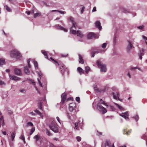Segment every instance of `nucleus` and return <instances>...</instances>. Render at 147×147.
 <instances>
[{"label":"nucleus","instance_id":"nucleus-1","mask_svg":"<svg viewBox=\"0 0 147 147\" xmlns=\"http://www.w3.org/2000/svg\"><path fill=\"white\" fill-rule=\"evenodd\" d=\"M47 125L49 126L50 128L55 133L58 132V126L53 118H51L47 120Z\"/></svg>","mask_w":147,"mask_h":147},{"label":"nucleus","instance_id":"nucleus-2","mask_svg":"<svg viewBox=\"0 0 147 147\" xmlns=\"http://www.w3.org/2000/svg\"><path fill=\"white\" fill-rule=\"evenodd\" d=\"M96 64L98 67L100 69L101 71L105 72L106 71V65L103 63L102 59H100L97 60L96 61Z\"/></svg>","mask_w":147,"mask_h":147},{"label":"nucleus","instance_id":"nucleus-3","mask_svg":"<svg viewBox=\"0 0 147 147\" xmlns=\"http://www.w3.org/2000/svg\"><path fill=\"white\" fill-rule=\"evenodd\" d=\"M10 56L12 58H16L20 59L22 56L18 51L16 50H12L10 53Z\"/></svg>","mask_w":147,"mask_h":147},{"label":"nucleus","instance_id":"nucleus-4","mask_svg":"<svg viewBox=\"0 0 147 147\" xmlns=\"http://www.w3.org/2000/svg\"><path fill=\"white\" fill-rule=\"evenodd\" d=\"M70 31L71 33L74 35H77L80 38H82L84 36V35L80 30H78L77 31L73 29H70Z\"/></svg>","mask_w":147,"mask_h":147},{"label":"nucleus","instance_id":"nucleus-5","mask_svg":"<svg viewBox=\"0 0 147 147\" xmlns=\"http://www.w3.org/2000/svg\"><path fill=\"white\" fill-rule=\"evenodd\" d=\"M97 109L102 114L107 112V111L105 108L102 106L100 102H98L97 105Z\"/></svg>","mask_w":147,"mask_h":147},{"label":"nucleus","instance_id":"nucleus-6","mask_svg":"<svg viewBox=\"0 0 147 147\" xmlns=\"http://www.w3.org/2000/svg\"><path fill=\"white\" fill-rule=\"evenodd\" d=\"M34 139L35 140V142L38 145H39L41 144L42 138L38 134L34 136Z\"/></svg>","mask_w":147,"mask_h":147},{"label":"nucleus","instance_id":"nucleus-7","mask_svg":"<svg viewBox=\"0 0 147 147\" xmlns=\"http://www.w3.org/2000/svg\"><path fill=\"white\" fill-rule=\"evenodd\" d=\"M99 36L98 35L92 32L89 33L87 35V38L88 39H91L93 38H97Z\"/></svg>","mask_w":147,"mask_h":147},{"label":"nucleus","instance_id":"nucleus-8","mask_svg":"<svg viewBox=\"0 0 147 147\" xmlns=\"http://www.w3.org/2000/svg\"><path fill=\"white\" fill-rule=\"evenodd\" d=\"M119 115L123 117L125 120L127 121L129 120V119L128 117L129 116V113L128 112L126 111L125 113H122L121 114H120Z\"/></svg>","mask_w":147,"mask_h":147},{"label":"nucleus","instance_id":"nucleus-9","mask_svg":"<svg viewBox=\"0 0 147 147\" xmlns=\"http://www.w3.org/2000/svg\"><path fill=\"white\" fill-rule=\"evenodd\" d=\"M127 42L128 43V44L127 47L126 51L127 52L129 53L130 51V50L133 47L131 42L129 40H127Z\"/></svg>","mask_w":147,"mask_h":147},{"label":"nucleus","instance_id":"nucleus-10","mask_svg":"<svg viewBox=\"0 0 147 147\" xmlns=\"http://www.w3.org/2000/svg\"><path fill=\"white\" fill-rule=\"evenodd\" d=\"M69 21H71L72 23V26L71 28L70 29H73V28L76 29L77 27L76 23L74 21V18L71 17H69Z\"/></svg>","mask_w":147,"mask_h":147},{"label":"nucleus","instance_id":"nucleus-11","mask_svg":"<svg viewBox=\"0 0 147 147\" xmlns=\"http://www.w3.org/2000/svg\"><path fill=\"white\" fill-rule=\"evenodd\" d=\"M37 73L38 74V76L40 77V78H38L37 80L40 86L42 87V83L41 82L40 80L42 78V73L40 71H37Z\"/></svg>","mask_w":147,"mask_h":147},{"label":"nucleus","instance_id":"nucleus-12","mask_svg":"<svg viewBox=\"0 0 147 147\" xmlns=\"http://www.w3.org/2000/svg\"><path fill=\"white\" fill-rule=\"evenodd\" d=\"M14 72L15 74L17 75L21 76L22 75L21 70L20 69L17 68H15Z\"/></svg>","mask_w":147,"mask_h":147},{"label":"nucleus","instance_id":"nucleus-13","mask_svg":"<svg viewBox=\"0 0 147 147\" xmlns=\"http://www.w3.org/2000/svg\"><path fill=\"white\" fill-rule=\"evenodd\" d=\"M9 77L11 80L14 81H19L21 79L20 78L12 75H9Z\"/></svg>","mask_w":147,"mask_h":147},{"label":"nucleus","instance_id":"nucleus-14","mask_svg":"<svg viewBox=\"0 0 147 147\" xmlns=\"http://www.w3.org/2000/svg\"><path fill=\"white\" fill-rule=\"evenodd\" d=\"M54 27L57 30H63L65 32H67V30L64 28L63 27L59 26V24L55 25Z\"/></svg>","mask_w":147,"mask_h":147},{"label":"nucleus","instance_id":"nucleus-15","mask_svg":"<svg viewBox=\"0 0 147 147\" xmlns=\"http://www.w3.org/2000/svg\"><path fill=\"white\" fill-rule=\"evenodd\" d=\"M76 104L75 103H72L69 104V109L70 111H73L76 107Z\"/></svg>","mask_w":147,"mask_h":147},{"label":"nucleus","instance_id":"nucleus-16","mask_svg":"<svg viewBox=\"0 0 147 147\" xmlns=\"http://www.w3.org/2000/svg\"><path fill=\"white\" fill-rule=\"evenodd\" d=\"M60 69L62 75H63L64 72L67 70V68L65 67L64 65L63 64L60 65Z\"/></svg>","mask_w":147,"mask_h":147},{"label":"nucleus","instance_id":"nucleus-17","mask_svg":"<svg viewBox=\"0 0 147 147\" xmlns=\"http://www.w3.org/2000/svg\"><path fill=\"white\" fill-rule=\"evenodd\" d=\"M112 94L114 99L117 100V98H119V94L118 91H116L115 92H113Z\"/></svg>","mask_w":147,"mask_h":147},{"label":"nucleus","instance_id":"nucleus-18","mask_svg":"<svg viewBox=\"0 0 147 147\" xmlns=\"http://www.w3.org/2000/svg\"><path fill=\"white\" fill-rule=\"evenodd\" d=\"M95 26L96 28H98L99 30L102 29V26H101V23L99 21H96L95 22Z\"/></svg>","mask_w":147,"mask_h":147},{"label":"nucleus","instance_id":"nucleus-19","mask_svg":"<svg viewBox=\"0 0 147 147\" xmlns=\"http://www.w3.org/2000/svg\"><path fill=\"white\" fill-rule=\"evenodd\" d=\"M61 101L62 102V103L63 104L64 102L66 100V94L65 93H64L62 94L61 96Z\"/></svg>","mask_w":147,"mask_h":147},{"label":"nucleus","instance_id":"nucleus-20","mask_svg":"<svg viewBox=\"0 0 147 147\" xmlns=\"http://www.w3.org/2000/svg\"><path fill=\"white\" fill-rule=\"evenodd\" d=\"M24 71L25 74L27 75H30V71L28 68L27 66H25L24 67Z\"/></svg>","mask_w":147,"mask_h":147},{"label":"nucleus","instance_id":"nucleus-21","mask_svg":"<svg viewBox=\"0 0 147 147\" xmlns=\"http://www.w3.org/2000/svg\"><path fill=\"white\" fill-rule=\"evenodd\" d=\"M144 50L142 49L141 51H140V53L139 54V56L140 59H142V56L144 55Z\"/></svg>","mask_w":147,"mask_h":147},{"label":"nucleus","instance_id":"nucleus-22","mask_svg":"<svg viewBox=\"0 0 147 147\" xmlns=\"http://www.w3.org/2000/svg\"><path fill=\"white\" fill-rule=\"evenodd\" d=\"M77 71L80 75L84 73V71L80 67H79L77 68Z\"/></svg>","mask_w":147,"mask_h":147},{"label":"nucleus","instance_id":"nucleus-23","mask_svg":"<svg viewBox=\"0 0 147 147\" xmlns=\"http://www.w3.org/2000/svg\"><path fill=\"white\" fill-rule=\"evenodd\" d=\"M79 59V62L81 63H84V62L83 60L82 59V56L80 54H78Z\"/></svg>","mask_w":147,"mask_h":147},{"label":"nucleus","instance_id":"nucleus-24","mask_svg":"<svg viewBox=\"0 0 147 147\" xmlns=\"http://www.w3.org/2000/svg\"><path fill=\"white\" fill-rule=\"evenodd\" d=\"M106 49H100L98 51H96L94 52L95 53V54H97L98 53H104L106 51Z\"/></svg>","mask_w":147,"mask_h":147},{"label":"nucleus","instance_id":"nucleus-25","mask_svg":"<svg viewBox=\"0 0 147 147\" xmlns=\"http://www.w3.org/2000/svg\"><path fill=\"white\" fill-rule=\"evenodd\" d=\"M105 147H111L110 142L109 141H106L105 143Z\"/></svg>","mask_w":147,"mask_h":147},{"label":"nucleus","instance_id":"nucleus-26","mask_svg":"<svg viewBox=\"0 0 147 147\" xmlns=\"http://www.w3.org/2000/svg\"><path fill=\"white\" fill-rule=\"evenodd\" d=\"M0 122L1 124L3 126L4 125L3 117V116H2L0 118Z\"/></svg>","mask_w":147,"mask_h":147},{"label":"nucleus","instance_id":"nucleus-27","mask_svg":"<svg viewBox=\"0 0 147 147\" xmlns=\"http://www.w3.org/2000/svg\"><path fill=\"white\" fill-rule=\"evenodd\" d=\"M5 60L4 59H0V66H1L5 64Z\"/></svg>","mask_w":147,"mask_h":147},{"label":"nucleus","instance_id":"nucleus-28","mask_svg":"<svg viewBox=\"0 0 147 147\" xmlns=\"http://www.w3.org/2000/svg\"><path fill=\"white\" fill-rule=\"evenodd\" d=\"M16 135V133L15 132H13L11 134V138L12 140L13 141L14 140L15 137Z\"/></svg>","mask_w":147,"mask_h":147},{"label":"nucleus","instance_id":"nucleus-29","mask_svg":"<svg viewBox=\"0 0 147 147\" xmlns=\"http://www.w3.org/2000/svg\"><path fill=\"white\" fill-rule=\"evenodd\" d=\"M107 43L106 42L103 43L101 46V47L103 49H105L106 47H107Z\"/></svg>","mask_w":147,"mask_h":147},{"label":"nucleus","instance_id":"nucleus-30","mask_svg":"<svg viewBox=\"0 0 147 147\" xmlns=\"http://www.w3.org/2000/svg\"><path fill=\"white\" fill-rule=\"evenodd\" d=\"M85 72L87 74H88L89 71H90V68L88 66L86 67H85Z\"/></svg>","mask_w":147,"mask_h":147},{"label":"nucleus","instance_id":"nucleus-31","mask_svg":"<svg viewBox=\"0 0 147 147\" xmlns=\"http://www.w3.org/2000/svg\"><path fill=\"white\" fill-rule=\"evenodd\" d=\"M94 90L96 91V92H100L102 91L101 90L97 88L96 87H94Z\"/></svg>","mask_w":147,"mask_h":147},{"label":"nucleus","instance_id":"nucleus-32","mask_svg":"<svg viewBox=\"0 0 147 147\" xmlns=\"http://www.w3.org/2000/svg\"><path fill=\"white\" fill-rule=\"evenodd\" d=\"M114 104L116 105L118 107V108L119 109L123 110H124V108L122 107L121 106L119 105H118L117 103H115Z\"/></svg>","mask_w":147,"mask_h":147},{"label":"nucleus","instance_id":"nucleus-33","mask_svg":"<svg viewBox=\"0 0 147 147\" xmlns=\"http://www.w3.org/2000/svg\"><path fill=\"white\" fill-rule=\"evenodd\" d=\"M46 134L49 136H51L52 134L51 133L50 131L47 129H46Z\"/></svg>","mask_w":147,"mask_h":147},{"label":"nucleus","instance_id":"nucleus-34","mask_svg":"<svg viewBox=\"0 0 147 147\" xmlns=\"http://www.w3.org/2000/svg\"><path fill=\"white\" fill-rule=\"evenodd\" d=\"M42 53L46 57V58H48L47 56V53L44 50H42L41 51Z\"/></svg>","mask_w":147,"mask_h":147},{"label":"nucleus","instance_id":"nucleus-35","mask_svg":"<svg viewBox=\"0 0 147 147\" xmlns=\"http://www.w3.org/2000/svg\"><path fill=\"white\" fill-rule=\"evenodd\" d=\"M108 107H109V109L111 111H114L115 110V108L113 106H109Z\"/></svg>","mask_w":147,"mask_h":147},{"label":"nucleus","instance_id":"nucleus-36","mask_svg":"<svg viewBox=\"0 0 147 147\" xmlns=\"http://www.w3.org/2000/svg\"><path fill=\"white\" fill-rule=\"evenodd\" d=\"M4 8L7 11L9 12H10L11 11V9L7 5H6L4 6Z\"/></svg>","mask_w":147,"mask_h":147},{"label":"nucleus","instance_id":"nucleus-37","mask_svg":"<svg viewBox=\"0 0 147 147\" xmlns=\"http://www.w3.org/2000/svg\"><path fill=\"white\" fill-rule=\"evenodd\" d=\"M34 67L35 68H38V64L37 61H34Z\"/></svg>","mask_w":147,"mask_h":147},{"label":"nucleus","instance_id":"nucleus-38","mask_svg":"<svg viewBox=\"0 0 147 147\" xmlns=\"http://www.w3.org/2000/svg\"><path fill=\"white\" fill-rule=\"evenodd\" d=\"M26 126L27 127H28L29 126L32 127L33 126V124L32 123L29 122L27 123Z\"/></svg>","mask_w":147,"mask_h":147},{"label":"nucleus","instance_id":"nucleus-39","mask_svg":"<svg viewBox=\"0 0 147 147\" xmlns=\"http://www.w3.org/2000/svg\"><path fill=\"white\" fill-rule=\"evenodd\" d=\"M132 118H134L136 121L138 120V119H139V117L138 115H136V116L133 117Z\"/></svg>","mask_w":147,"mask_h":147},{"label":"nucleus","instance_id":"nucleus-40","mask_svg":"<svg viewBox=\"0 0 147 147\" xmlns=\"http://www.w3.org/2000/svg\"><path fill=\"white\" fill-rule=\"evenodd\" d=\"M101 104H102L103 105H106V106H108L106 104V103H105V102L102 100V99H101L100 100V102Z\"/></svg>","mask_w":147,"mask_h":147},{"label":"nucleus","instance_id":"nucleus-41","mask_svg":"<svg viewBox=\"0 0 147 147\" xmlns=\"http://www.w3.org/2000/svg\"><path fill=\"white\" fill-rule=\"evenodd\" d=\"M38 108L42 110V103L41 102H40L39 103Z\"/></svg>","mask_w":147,"mask_h":147},{"label":"nucleus","instance_id":"nucleus-42","mask_svg":"<svg viewBox=\"0 0 147 147\" xmlns=\"http://www.w3.org/2000/svg\"><path fill=\"white\" fill-rule=\"evenodd\" d=\"M40 13H36L35 14H34V18H35L37 16H40Z\"/></svg>","mask_w":147,"mask_h":147},{"label":"nucleus","instance_id":"nucleus-43","mask_svg":"<svg viewBox=\"0 0 147 147\" xmlns=\"http://www.w3.org/2000/svg\"><path fill=\"white\" fill-rule=\"evenodd\" d=\"M30 59H29L27 61V63H28V67H29L30 68H31V65L30 64Z\"/></svg>","mask_w":147,"mask_h":147},{"label":"nucleus","instance_id":"nucleus-44","mask_svg":"<svg viewBox=\"0 0 147 147\" xmlns=\"http://www.w3.org/2000/svg\"><path fill=\"white\" fill-rule=\"evenodd\" d=\"M61 56L62 57H68V55L67 54L65 55H63V54H61Z\"/></svg>","mask_w":147,"mask_h":147},{"label":"nucleus","instance_id":"nucleus-45","mask_svg":"<svg viewBox=\"0 0 147 147\" xmlns=\"http://www.w3.org/2000/svg\"><path fill=\"white\" fill-rule=\"evenodd\" d=\"M50 59L52 60V61H54L57 64L56 65H60L56 61H55L53 59L52 57H51Z\"/></svg>","mask_w":147,"mask_h":147},{"label":"nucleus","instance_id":"nucleus-46","mask_svg":"<svg viewBox=\"0 0 147 147\" xmlns=\"http://www.w3.org/2000/svg\"><path fill=\"white\" fill-rule=\"evenodd\" d=\"M35 112L37 114L39 115L41 117V113L38 110H36L35 111Z\"/></svg>","mask_w":147,"mask_h":147},{"label":"nucleus","instance_id":"nucleus-47","mask_svg":"<svg viewBox=\"0 0 147 147\" xmlns=\"http://www.w3.org/2000/svg\"><path fill=\"white\" fill-rule=\"evenodd\" d=\"M79 123L78 122L77 123H75V128L77 130H78L79 129H78V124Z\"/></svg>","mask_w":147,"mask_h":147},{"label":"nucleus","instance_id":"nucleus-48","mask_svg":"<svg viewBox=\"0 0 147 147\" xmlns=\"http://www.w3.org/2000/svg\"><path fill=\"white\" fill-rule=\"evenodd\" d=\"M112 90L113 91H114L115 92H115L116 91H118L117 88L115 87H113L112 88Z\"/></svg>","mask_w":147,"mask_h":147},{"label":"nucleus","instance_id":"nucleus-49","mask_svg":"<svg viewBox=\"0 0 147 147\" xmlns=\"http://www.w3.org/2000/svg\"><path fill=\"white\" fill-rule=\"evenodd\" d=\"M76 139L78 142H80L81 140V138L80 136H77L76 137Z\"/></svg>","mask_w":147,"mask_h":147},{"label":"nucleus","instance_id":"nucleus-50","mask_svg":"<svg viewBox=\"0 0 147 147\" xmlns=\"http://www.w3.org/2000/svg\"><path fill=\"white\" fill-rule=\"evenodd\" d=\"M138 69V70H140V68H139V67H132L131 68V69L132 70H133V69Z\"/></svg>","mask_w":147,"mask_h":147},{"label":"nucleus","instance_id":"nucleus-51","mask_svg":"<svg viewBox=\"0 0 147 147\" xmlns=\"http://www.w3.org/2000/svg\"><path fill=\"white\" fill-rule=\"evenodd\" d=\"M20 138L21 139H22V140H24V139H25V137L24 136V135L23 134H22L21 136H20Z\"/></svg>","mask_w":147,"mask_h":147},{"label":"nucleus","instance_id":"nucleus-52","mask_svg":"<svg viewBox=\"0 0 147 147\" xmlns=\"http://www.w3.org/2000/svg\"><path fill=\"white\" fill-rule=\"evenodd\" d=\"M57 12H59V13H60L61 14H64V13H65V12L64 11H59V10H58L57 11Z\"/></svg>","mask_w":147,"mask_h":147},{"label":"nucleus","instance_id":"nucleus-53","mask_svg":"<svg viewBox=\"0 0 147 147\" xmlns=\"http://www.w3.org/2000/svg\"><path fill=\"white\" fill-rule=\"evenodd\" d=\"M35 130V128L34 127H33L31 129V131L33 133Z\"/></svg>","mask_w":147,"mask_h":147},{"label":"nucleus","instance_id":"nucleus-54","mask_svg":"<svg viewBox=\"0 0 147 147\" xmlns=\"http://www.w3.org/2000/svg\"><path fill=\"white\" fill-rule=\"evenodd\" d=\"M76 100L77 102H79L80 100V98L78 97H76Z\"/></svg>","mask_w":147,"mask_h":147},{"label":"nucleus","instance_id":"nucleus-55","mask_svg":"<svg viewBox=\"0 0 147 147\" xmlns=\"http://www.w3.org/2000/svg\"><path fill=\"white\" fill-rule=\"evenodd\" d=\"M20 92L22 93H25L26 92V90L24 89H22L20 90Z\"/></svg>","mask_w":147,"mask_h":147},{"label":"nucleus","instance_id":"nucleus-56","mask_svg":"<svg viewBox=\"0 0 147 147\" xmlns=\"http://www.w3.org/2000/svg\"><path fill=\"white\" fill-rule=\"evenodd\" d=\"M85 9V7H82V10H81V13H83L84 11V9Z\"/></svg>","mask_w":147,"mask_h":147},{"label":"nucleus","instance_id":"nucleus-57","mask_svg":"<svg viewBox=\"0 0 147 147\" xmlns=\"http://www.w3.org/2000/svg\"><path fill=\"white\" fill-rule=\"evenodd\" d=\"M143 38L145 40H147V37H146L144 35H143L142 36Z\"/></svg>","mask_w":147,"mask_h":147},{"label":"nucleus","instance_id":"nucleus-58","mask_svg":"<svg viewBox=\"0 0 147 147\" xmlns=\"http://www.w3.org/2000/svg\"><path fill=\"white\" fill-rule=\"evenodd\" d=\"M96 11V7H94L93 8V9L92 10V12H94Z\"/></svg>","mask_w":147,"mask_h":147},{"label":"nucleus","instance_id":"nucleus-59","mask_svg":"<svg viewBox=\"0 0 147 147\" xmlns=\"http://www.w3.org/2000/svg\"><path fill=\"white\" fill-rule=\"evenodd\" d=\"M56 119L58 121V122L59 123H60V119H59V117H56Z\"/></svg>","mask_w":147,"mask_h":147},{"label":"nucleus","instance_id":"nucleus-60","mask_svg":"<svg viewBox=\"0 0 147 147\" xmlns=\"http://www.w3.org/2000/svg\"><path fill=\"white\" fill-rule=\"evenodd\" d=\"M124 12L125 13H126L128 12V11L126 9H124Z\"/></svg>","mask_w":147,"mask_h":147},{"label":"nucleus","instance_id":"nucleus-61","mask_svg":"<svg viewBox=\"0 0 147 147\" xmlns=\"http://www.w3.org/2000/svg\"><path fill=\"white\" fill-rule=\"evenodd\" d=\"M4 84V82L0 80V85H3Z\"/></svg>","mask_w":147,"mask_h":147},{"label":"nucleus","instance_id":"nucleus-62","mask_svg":"<svg viewBox=\"0 0 147 147\" xmlns=\"http://www.w3.org/2000/svg\"><path fill=\"white\" fill-rule=\"evenodd\" d=\"M67 115L69 119H71V116L69 115V113H67Z\"/></svg>","mask_w":147,"mask_h":147},{"label":"nucleus","instance_id":"nucleus-63","mask_svg":"<svg viewBox=\"0 0 147 147\" xmlns=\"http://www.w3.org/2000/svg\"><path fill=\"white\" fill-rule=\"evenodd\" d=\"M95 53H94V52H93L92 53V57H94V56H95Z\"/></svg>","mask_w":147,"mask_h":147},{"label":"nucleus","instance_id":"nucleus-64","mask_svg":"<svg viewBox=\"0 0 147 147\" xmlns=\"http://www.w3.org/2000/svg\"><path fill=\"white\" fill-rule=\"evenodd\" d=\"M31 82L34 85H35V82L34 80H32L31 81Z\"/></svg>","mask_w":147,"mask_h":147}]
</instances>
